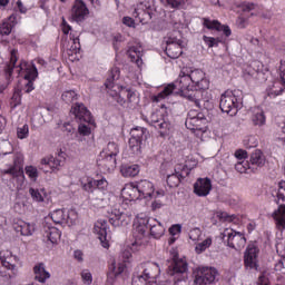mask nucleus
Segmentation results:
<instances>
[{
	"mask_svg": "<svg viewBox=\"0 0 285 285\" xmlns=\"http://www.w3.org/2000/svg\"><path fill=\"white\" fill-rule=\"evenodd\" d=\"M1 266L4 271H0V277L7 284H12V281L17 277V256H1L0 257Z\"/></svg>",
	"mask_w": 285,
	"mask_h": 285,
	"instance_id": "obj_10",
	"label": "nucleus"
},
{
	"mask_svg": "<svg viewBox=\"0 0 285 285\" xmlns=\"http://www.w3.org/2000/svg\"><path fill=\"white\" fill-rule=\"evenodd\" d=\"M121 71L118 67H112L109 71V76L105 81V87L110 97L124 106V104H132L137 99V95L128 87L119 86L115 83L119 79Z\"/></svg>",
	"mask_w": 285,
	"mask_h": 285,
	"instance_id": "obj_3",
	"label": "nucleus"
},
{
	"mask_svg": "<svg viewBox=\"0 0 285 285\" xmlns=\"http://www.w3.org/2000/svg\"><path fill=\"white\" fill-rule=\"evenodd\" d=\"M219 108L229 117H235L239 111V100L233 91H226L220 96Z\"/></svg>",
	"mask_w": 285,
	"mask_h": 285,
	"instance_id": "obj_12",
	"label": "nucleus"
},
{
	"mask_svg": "<svg viewBox=\"0 0 285 285\" xmlns=\"http://www.w3.org/2000/svg\"><path fill=\"white\" fill-rule=\"evenodd\" d=\"M19 61V50L12 49L10 52V61L4 66V75L7 79L12 77V72H14V68H17V62Z\"/></svg>",
	"mask_w": 285,
	"mask_h": 285,
	"instance_id": "obj_39",
	"label": "nucleus"
},
{
	"mask_svg": "<svg viewBox=\"0 0 285 285\" xmlns=\"http://www.w3.org/2000/svg\"><path fill=\"white\" fill-rule=\"evenodd\" d=\"M139 165H124L120 168L122 177H137L139 175Z\"/></svg>",
	"mask_w": 285,
	"mask_h": 285,
	"instance_id": "obj_42",
	"label": "nucleus"
},
{
	"mask_svg": "<svg viewBox=\"0 0 285 285\" xmlns=\"http://www.w3.org/2000/svg\"><path fill=\"white\" fill-rule=\"evenodd\" d=\"M1 173L2 175H9L17 190H21L26 181V175L23 174V155H16L13 165L8 169H3Z\"/></svg>",
	"mask_w": 285,
	"mask_h": 285,
	"instance_id": "obj_4",
	"label": "nucleus"
},
{
	"mask_svg": "<svg viewBox=\"0 0 285 285\" xmlns=\"http://www.w3.org/2000/svg\"><path fill=\"white\" fill-rule=\"evenodd\" d=\"M61 99L65 104H72L79 99V95L75 90H67L61 95Z\"/></svg>",
	"mask_w": 285,
	"mask_h": 285,
	"instance_id": "obj_45",
	"label": "nucleus"
},
{
	"mask_svg": "<svg viewBox=\"0 0 285 285\" xmlns=\"http://www.w3.org/2000/svg\"><path fill=\"white\" fill-rule=\"evenodd\" d=\"M266 164V156L261 149H256L252 153L249 158V166H256V168H262Z\"/></svg>",
	"mask_w": 285,
	"mask_h": 285,
	"instance_id": "obj_40",
	"label": "nucleus"
},
{
	"mask_svg": "<svg viewBox=\"0 0 285 285\" xmlns=\"http://www.w3.org/2000/svg\"><path fill=\"white\" fill-rule=\"evenodd\" d=\"M276 204L278 208L273 213L272 217L276 224L277 230H285V181L278 183V188L275 191Z\"/></svg>",
	"mask_w": 285,
	"mask_h": 285,
	"instance_id": "obj_5",
	"label": "nucleus"
},
{
	"mask_svg": "<svg viewBox=\"0 0 285 285\" xmlns=\"http://www.w3.org/2000/svg\"><path fill=\"white\" fill-rule=\"evenodd\" d=\"M210 246H213V238L207 237L205 240L196 245L195 250L197 255H202V253H204L207 248H210Z\"/></svg>",
	"mask_w": 285,
	"mask_h": 285,
	"instance_id": "obj_46",
	"label": "nucleus"
},
{
	"mask_svg": "<svg viewBox=\"0 0 285 285\" xmlns=\"http://www.w3.org/2000/svg\"><path fill=\"white\" fill-rule=\"evenodd\" d=\"M29 194L32 197L33 202H45L47 194H46V189H35V188H30L29 189Z\"/></svg>",
	"mask_w": 285,
	"mask_h": 285,
	"instance_id": "obj_44",
	"label": "nucleus"
},
{
	"mask_svg": "<svg viewBox=\"0 0 285 285\" xmlns=\"http://www.w3.org/2000/svg\"><path fill=\"white\" fill-rule=\"evenodd\" d=\"M190 175V168L187 165L178 164L175 167V173L167 176V185L169 188H177L181 184V179H186Z\"/></svg>",
	"mask_w": 285,
	"mask_h": 285,
	"instance_id": "obj_18",
	"label": "nucleus"
},
{
	"mask_svg": "<svg viewBox=\"0 0 285 285\" xmlns=\"http://www.w3.org/2000/svg\"><path fill=\"white\" fill-rule=\"evenodd\" d=\"M40 164L42 166H49L51 173H57L66 164V153L60 151L56 157L47 156L41 159Z\"/></svg>",
	"mask_w": 285,
	"mask_h": 285,
	"instance_id": "obj_25",
	"label": "nucleus"
},
{
	"mask_svg": "<svg viewBox=\"0 0 285 285\" xmlns=\"http://www.w3.org/2000/svg\"><path fill=\"white\" fill-rule=\"evenodd\" d=\"M81 277L85 284H88V285L92 284V274L90 273V271L83 269L81 272Z\"/></svg>",
	"mask_w": 285,
	"mask_h": 285,
	"instance_id": "obj_58",
	"label": "nucleus"
},
{
	"mask_svg": "<svg viewBox=\"0 0 285 285\" xmlns=\"http://www.w3.org/2000/svg\"><path fill=\"white\" fill-rule=\"evenodd\" d=\"M60 28L62 30V33L66 36L69 35V39L72 41V45L68 50V56L70 57L69 59L71 61L79 59L78 55L79 52H81V42H79V32L72 30V27L68 24V21H66V18H62Z\"/></svg>",
	"mask_w": 285,
	"mask_h": 285,
	"instance_id": "obj_8",
	"label": "nucleus"
},
{
	"mask_svg": "<svg viewBox=\"0 0 285 285\" xmlns=\"http://www.w3.org/2000/svg\"><path fill=\"white\" fill-rule=\"evenodd\" d=\"M188 75L195 92H202V90L210 88V80L206 78V72L202 69L191 70Z\"/></svg>",
	"mask_w": 285,
	"mask_h": 285,
	"instance_id": "obj_16",
	"label": "nucleus"
},
{
	"mask_svg": "<svg viewBox=\"0 0 285 285\" xmlns=\"http://www.w3.org/2000/svg\"><path fill=\"white\" fill-rule=\"evenodd\" d=\"M213 190V181L210 178H198L194 184V193L197 197H208Z\"/></svg>",
	"mask_w": 285,
	"mask_h": 285,
	"instance_id": "obj_27",
	"label": "nucleus"
},
{
	"mask_svg": "<svg viewBox=\"0 0 285 285\" xmlns=\"http://www.w3.org/2000/svg\"><path fill=\"white\" fill-rule=\"evenodd\" d=\"M50 217L53 224H59L60 226H63V224H72L70 213L66 209H56L50 213Z\"/></svg>",
	"mask_w": 285,
	"mask_h": 285,
	"instance_id": "obj_33",
	"label": "nucleus"
},
{
	"mask_svg": "<svg viewBox=\"0 0 285 285\" xmlns=\"http://www.w3.org/2000/svg\"><path fill=\"white\" fill-rule=\"evenodd\" d=\"M117 157L119 155V146L117 142H108L107 147L100 153V157Z\"/></svg>",
	"mask_w": 285,
	"mask_h": 285,
	"instance_id": "obj_43",
	"label": "nucleus"
},
{
	"mask_svg": "<svg viewBox=\"0 0 285 285\" xmlns=\"http://www.w3.org/2000/svg\"><path fill=\"white\" fill-rule=\"evenodd\" d=\"M140 199H161L166 195L164 189L155 190V184L148 179L136 181Z\"/></svg>",
	"mask_w": 285,
	"mask_h": 285,
	"instance_id": "obj_9",
	"label": "nucleus"
},
{
	"mask_svg": "<svg viewBox=\"0 0 285 285\" xmlns=\"http://www.w3.org/2000/svg\"><path fill=\"white\" fill-rule=\"evenodd\" d=\"M203 41L206 43L208 48H217V46L222 43V40H219V38H213L208 36H204Z\"/></svg>",
	"mask_w": 285,
	"mask_h": 285,
	"instance_id": "obj_53",
	"label": "nucleus"
},
{
	"mask_svg": "<svg viewBox=\"0 0 285 285\" xmlns=\"http://www.w3.org/2000/svg\"><path fill=\"white\" fill-rule=\"evenodd\" d=\"M71 112L75 115L76 119L78 121H85V124H95V119H92V114H90V110L83 104H76L71 108Z\"/></svg>",
	"mask_w": 285,
	"mask_h": 285,
	"instance_id": "obj_28",
	"label": "nucleus"
},
{
	"mask_svg": "<svg viewBox=\"0 0 285 285\" xmlns=\"http://www.w3.org/2000/svg\"><path fill=\"white\" fill-rule=\"evenodd\" d=\"M24 173L31 181H37L39 178V169L37 167L29 165L24 167Z\"/></svg>",
	"mask_w": 285,
	"mask_h": 285,
	"instance_id": "obj_47",
	"label": "nucleus"
},
{
	"mask_svg": "<svg viewBox=\"0 0 285 285\" xmlns=\"http://www.w3.org/2000/svg\"><path fill=\"white\" fill-rule=\"evenodd\" d=\"M97 165L99 166V168H104L107 171L114 170V168H116L117 166V157L108 155L101 156L100 154L97 160Z\"/></svg>",
	"mask_w": 285,
	"mask_h": 285,
	"instance_id": "obj_38",
	"label": "nucleus"
},
{
	"mask_svg": "<svg viewBox=\"0 0 285 285\" xmlns=\"http://www.w3.org/2000/svg\"><path fill=\"white\" fill-rule=\"evenodd\" d=\"M121 197L126 202H137V199H141L139 196V190L137 188V183H129L126 184L125 187L121 189Z\"/></svg>",
	"mask_w": 285,
	"mask_h": 285,
	"instance_id": "obj_31",
	"label": "nucleus"
},
{
	"mask_svg": "<svg viewBox=\"0 0 285 285\" xmlns=\"http://www.w3.org/2000/svg\"><path fill=\"white\" fill-rule=\"evenodd\" d=\"M165 53L169 59H179L184 53V41L175 37H168L166 40Z\"/></svg>",
	"mask_w": 285,
	"mask_h": 285,
	"instance_id": "obj_19",
	"label": "nucleus"
},
{
	"mask_svg": "<svg viewBox=\"0 0 285 285\" xmlns=\"http://www.w3.org/2000/svg\"><path fill=\"white\" fill-rule=\"evenodd\" d=\"M259 255V249L255 246L247 247L244 256V264L246 268H255L257 271V257Z\"/></svg>",
	"mask_w": 285,
	"mask_h": 285,
	"instance_id": "obj_32",
	"label": "nucleus"
},
{
	"mask_svg": "<svg viewBox=\"0 0 285 285\" xmlns=\"http://www.w3.org/2000/svg\"><path fill=\"white\" fill-rule=\"evenodd\" d=\"M175 90H179L180 95L188 99L196 108H202V92L195 91L190 76L183 69L175 82L167 85L158 95L151 97L154 104H159L166 97H170Z\"/></svg>",
	"mask_w": 285,
	"mask_h": 285,
	"instance_id": "obj_1",
	"label": "nucleus"
},
{
	"mask_svg": "<svg viewBox=\"0 0 285 285\" xmlns=\"http://www.w3.org/2000/svg\"><path fill=\"white\" fill-rule=\"evenodd\" d=\"M132 222V215L126 214L117 208L111 209L109 213V224L115 228H119V226H128Z\"/></svg>",
	"mask_w": 285,
	"mask_h": 285,
	"instance_id": "obj_22",
	"label": "nucleus"
},
{
	"mask_svg": "<svg viewBox=\"0 0 285 285\" xmlns=\"http://www.w3.org/2000/svg\"><path fill=\"white\" fill-rule=\"evenodd\" d=\"M216 275H217V272L215 271V268L199 267L196 271L194 284L195 285L213 284L215 282Z\"/></svg>",
	"mask_w": 285,
	"mask_h": 285,
	"instance_id": "obj_20",
	"label": "nucleus"
},
{
	"mask_svg": "<svg viewBox=\"0 0 285 285\" xmlns=\"http://www.w3.org/2000/svg\"><path fill=\"white\" fill-rule=\"evenodd\" d=\"M90 14V10L86 6L83 0H75L73 6L71 8V17L73 21L77 23H81V21H86V17Z\"/></svg>",
	"mask_w": 285,
	"mask_h": 285,
	"instance_id": "obj_24",
	"label": "nucleus"
},
{
	"mask_svg": "<svg viewBox=\"0 0 285 285\" xmlns=\"http://www.w3.org/2000/svg\"><path fill=\"white\" fill-rule=\"evenodd\" d=\"M148 121L156 130H160V135H168L171 126L170 121H168V108H166V105H161L158 110L154 111Z\"/></svg>",
	"mask_w": 285,
	"mask_h": 285,
	"instance_id": "obj_7",
	"label": "nucleus"
},
{
	"mask_svg": "<svg viewBox=\"0 0 285 285\" xmlns=\"http://www.w3.org/2000/svg\"><path fill=\"white\" fill-rule=\"evenodd\" d=\"M17 106H21V90L16 89L11 97L10 107L12 110L17 108Z\"/></svg>",
	"mask_w": 285,
	"mask_h": 285,
	"instance_id": "obj_50",
	"label": "nucleus"
},
{
	"mask_svg": "<svg viewBox=\"0 0 285 285\" xmlns=\"http://www.w3.org/2000/svg\"><path fill=\"white\" fill-rule=\"evenodd\" d=\"M250 121H252L253 126H256L258 128L266 126V114L264 112V109H262L259 107L253 108Z\"/></svg>",
	"mask_w": 285,
	"mask_h": 285,
	"instance_id": "obj_36",
	"label": "nucleus"
},
{
	"mask_svg": "<svg viewBox=\"0 0 285 285\" xmlns=\"http://www.w3.org/2000/svg\"><path fill=\"white\" fill-rule=\"evenodd\" d=\"M203 26L207 28V30H216L217 32H223L226 37H230L233 31L228 24H222L219 20H210L209 18H203Z\"/></svg>",
	"mask_w": 285,
	"mask_h": 285,
	"instance_id": "obj_30",
	"label": "nucleus"
},
{
	"mask_svg": "<svg viewBox=\"0 0 285 285\" xmlns=\"http://www.w3.org/2000/svg\"><path fill=\"white\" fill-rule=\"evenodd\" d=\"M16 233H20L23 237H30L35 233V224L19 220L13 225Z\"/></svg>",
	"mask_w": 285,
	"mask_h": 285,
	"instance_id": "obj_37",
	"label": "nucleus"
},
{
	"mask_svg": "<svg viewBox=\"0 0 285 285\" xmlns=\"http://www.w3.org/2000/svg\"><path fill=\"white\" fill-rule=\"evenodd\" d=\"M33 273L36 275V279L38 282H46V279H50V273L46 271V266L43 263H40L33 267Z\"/></svg>",
	"mask_w": 285,
	"mask_h": 285,
	"instance_id": "obj_41",
	"label": "nucleus"
},
{
	"mask_svg": "<svg viewBox=\"0 0 285 285\" xmlns=\"http://www.w3.org/2000/svg\"><path fill=\"white\" fill-rule=\"evenodd\" d=\"M275 124H276L277 132H283V135H285V117L284 116H277L275 118Z\"/></svg>",
	"mask_w": 285,
	"mask_h": 285,
	"instance_id": "obj_54",
	"label": "nucleus"
},
{
	"mask_svg": "<svg viewBox=\"0 0 285 285\" xmlns=\"http://www.w3.org/2000/svg\"><path fill=\"white\" fill-rule=\"evenodd\" d=\"M94 230L97 233L102 248H110V230H108V222L105 219L97 220Z\"/></svg>",
	"mask_w": 285,
	"mask_h": 285,
	"instance_id": "obj_21",
	"label": "nucleus"
},
{
	"mask_svg": "<svg viewBox=\"0 0 285 285\" xmlns=\"http://www.w3.org/2000/svg\"><path fill=\"white\" fill-rule=\"evenodd\" d=\"M279 76H281V81L279 82H274L273 87L267 89V95L271 98L279 97V95H282V92H284V88H285V61H281ZM279 85L283 86V87H279Z\"/></svg>",
	"mask_w": 285,
	"mask_h": 285,
	"instance_id": "obj_29",
	"label": "nucleus"
},
{
	"mask_svg": "<svg viewBox=\"0 0 285 285\" xmlns=\"http://www.w3.org/2000/svg\"><path fill=\"white\" fill-rule=\"evenodd\" d=\"M218 217L220 222H233L235 219V215H228L226 212L218 213Z\"/></svg>",
	"mask_w": 285,
	"mask_h": 285,
	"instance_id": "obj_61",
	"label": "nucleus"
},
{
	"mask_svg": "<svg viewBox=\"0 0 285 285\" xmlns=\"http://www.w3.org/2000/svg\"><path fill=\"white\" fill-rule=\"evenodd\" d=\"M127 55L132 63H136L138 68L144 66V48L141 46H132L128 49Z\"/></svg>",
	"mask_w": 285,
	"mask_h": 285,
	"instance_id": "obj_34",
	"label": "nucleus"
},
{
	"mask_svg": "<svg viewBox=\"0 0 285 285\" xmlns=\"http://www.w3.org/2000/svg\"><path fill=\"white\" fill-rule=\"evenodd\" d=\"M235 157L236 159H246V157H248V153L246 150H243V149H238L235 151Z\"/></svg>",
	"mask_w": 285,
	"mask_h": 285,
	"instance_id": "obj_64",
	"label": "nucleus"
},
{
	"mask_svg": "<svg viewBox=\"0 0 285 285\" xmlns=\"http://www.w3.org/2000/svg\"><path fill=\"white\" fill-rule=\"evenodd\" d=\"M62 132H68V135L75 132V127L70 122H65L61 128Z\"/></svg>",
	"mask_w": 285,
	"mask_h": 285,
	"instance_id": "obj_63",
	"label": "nucleus"
},
{
	"mask_svg": "<svg viewBox=\"0 0 285 285\" xmlns=\"http://www.w3.org/2000/svg\"><path fill=\"white\" fill-rule=\"evenodd\" d=\"M148 224L151 237L159 239L166 228L155 218H148L146 214H139L134 220L132 237L135 242L131 244L130 250L132 253L139 250L144 246V238L148 235Z\"/></svg>",
	"mask_w": 285,
	"mask_h": 285,
	"instance_id": "obj_2",
	"label": "nucleus"
},
{
	"mask_svg": "<svg viewBox=\"0 0 285 285\" xmlns=\"http://www.w3.org/2000/svg\"><path fill=\"white\" fill-rule=\"evenodd\" d=\"M255 3L253 2H243L240 4V8L243 10V12H250L252 10H255Z\"/></svg>",
	"mask_w": 285,
	"mask_h": 285,
	"instance_id": "obj_62",
	"label": "nucleus"
},
{
	"mask_svg": "<svg viewBox=\"0 0 285 285\" xmlns=\"http://www.w3.org/2000/svg\"><path fill=\"white\" fill-rule=\"evenodd\" d=\"M181 234V225L175 224L169 227V235L171 237H175V235H180Z\"/></svg>",
	"mask_w": 285,
	"mask_h": 285,
	"instance_id": "obj_60",
	"label": "nucleus"
},
{
	"mask_svg": "<svg viewBox=\"0 0 285 285\" xmlns=\"http://www.w3.org/2000/svg\"><path fill=\"white\" fill-rule=\"evenodd\" d=\"M223 239L227 242V246L229 248H234V250H242L246 246V236L243 233L235 232V229L226 228L223 232Z\"/></svg>",
	"mask_w": 285,
	"mask_h": 285,
	"instance_id": "obj_14",
	"label": "nucleus"
},
{
	"mask_svg": "<svg viewBox=\"0 0 285 285\" xmlns=\"http://www.w3.org/2000/svg\"><path fill=\"white\" fill-rule=\"evenodd\" d=\"M141 141L137 138L129 139V148L134 155H139L141 153Z\"/></svg>",
	"mask_w": 285,
	"mask_h": 285,
	"instance_id": "obj_48",
	"label": "nucleus"
},
{
	"mask_svg": "<svg viewBox=\"0 0 285 285\" xmlns=\"http://www.w3.org/2000/svg\"><path fill=\"white\" fill-rule=\"evenodd\" d=\"M206 116H204L203 112H199L198 110H189L187 114V118L185 121V126L188 130H191V132L199 131L204 132L206 130Z\"/></svg>",
	"mask_w": 285,
	"mask_h": 285,
	"instance_id": "obj_13",
	"label": "nucleus"
},
{
	"mask_svg": "<svg viewBox=\"0 0 285 285\" xmlns=\"http://www.w3.org/2000/svg\"><path fill=\"white\" fill-rule=\"evenodd\" d=\"M43 239L45 242H50V244H59L61 240V230L57 227L45 226Z\"/></svg>",
	"mask_w": 285,
	"mask_h": 285,
	"instance_id": "obj_35",
	"label": "nucleus"
},
{
	"mask_svg": "<svg viewBox=\"0 0 285 285\" xmlns=\"http://www.w3.org/2000/svg\"><path fill=\"white\" fill-rule=\"evenodd\" d=\"M199 237H202V229L198 227H195L189 232V239H191V242H199Z\"/></svg>",
	"mask_w": 285,
	"mask_h": 285,
	"instance_id": "obj_56",
	"label": "nucleus"
},
{
	"mask_svg": "<svg viewBox=\"0 0 285 285\" xmlns=\"http://www.w3.org/2000/svg\"><path fill=\"white\" fill-rule=\"evenodd\" d=\"M184 273H188V262H186V258H179V254L176 253L168 266V275L175 277V275H184Z\"/></svg>",
	"mask_w": 285,
	"mask_h": 285,
	"instance_id": "obj_23",
	"label": "nucleus"
},
{
	"mask_svg": "<svg viewBox=\"0 0 285 285\" xmlns=\"http://www.w3.org/2000/svg\"><path fill=\"white\" fill-rule=\"evenodd\" d=\"M155 11V4L153 1L139 2L132 13L135 19H138L140 23H148L153 19V12Z\"/></svg>",
	"mask_w": 285,
	"mask_h": 285,
	"instance_id": "obj_15",
	"label": "nucleus"
},
{
	"mask_svg": "<svg viewBox=\"0 0 285 285\" xmlns=\"http://www.w3.org/2000/svg\"><path fill=\"white\" fill-rule=\"evenodd\" d=\"M78 132L79 135H82V137H89V135L92 132V129L88 125L80 124L78 126Z\"/></svg>",
	"mask_w": 285,
	"mask_h": 285,
	"instance_id": "obj_57",
	"label": "nucleus"
},
{
	"mask_svg": "<svg viewBox=\"0 0 285 285\" xmlns=\"http://www.w3.org/2000/svg\"><path fill=\"white\" fill-rule=\"evenodd\" d=\"M185 0H160L166 8H179Z\"/></svg>",
	"mask_w": 285,
	"mask_h": 285,
	"instance_id": "obj_55",
	"label": "nucleus"
},
{
	"mask_svg": "<svg viewBox=\"0 0 285 285\" xmlns=\"http://www.w3.org/2000/svg\"><path fill=\"white\" fill-rule=\"evenodd\" d=\"M235 170L240 174H248L250 173V163H248L247 160H240L235 165Z\"/></svg>",
	"mask_w": 285,
	"mask_h": 285,
	"instance_id": "obj_49",
	"label": "nucleus"
},
{
	"mask_svg": "<svg viewBox=\"0 0 285 285\" xmlns=\"http://www.w3.org/2000/svg\"><path fill=\"white\" fill-rule=\"evenodd\" d=\"M121 257H122V262L119 263L118 266L115 259H111L109 262L108 272H107L108 279H115L116 277H118V275H121V273L126 271V264L127 262L130 261V257H132V253L126 249L125 252H122Z\"/></svg>",
	"mask_w": 285,
	"mask_h": 285,
	"instance_id": "obj_17",
	"label": "nucleus"
},
{
	"mask_svg": "<svg viewBox=\"0 0 285 285\" xmlns=\"http://www.w3.org/2000/svg\"><path fill=\"white\" fill-rule=\"evenodd\" d=\"M79 181L82 190L88 193V195H94L95 190H99L100 193L108 190V180L106 177L95 179L90 176H82Z\"/></svg>",
	"mask_w": 285,
	"mask_h": 285,
	"instance_id": "obj_11",
	"label": "nucleus"
},
{
	"mask_svg": "<svg viewBox=\"0 0 285 285\" xmlns=\"http://www.w3.org/2000/svg\"><path fill=\"white\" fill-rule=\"evenodd\" d=\"M19 19H21L19 13L13 12L7 19L2 20V22L0 23L1 37H9V35H12V30H14L17 23H19Z\"/></svg>",
	"mask_w": 285,
	"mask_h": 285,
	"instance_id": "obj_26",
	"label": "nucleus"
},
{
	"mask_svg": "<svg viewBox=\"0 0 285 285\" xmlns=\"http://www.w3.org/2000/svg\"><path fill=\"white\" fill-rule=\"evenodd\" d=\"M244 144L247 148H256L257 138H255V136H248L247 139L244 140Z\"/></svg>",
	"mask_w": 285,
	"mask_h": 285,
	"instance_id": "obj_59",
	"label": "nucleus"
},
{
	"mask_svg": "<svg viewBox=\"0 0 285 285\" xmlns=\"http://www.w3.org/2000/svg\"><path fill=\"white\" fill-rule=\"evenodd\" d=\"M18 72L20 77L27 81L22 88V90L30 95L32 90H35V81H37V77H39V71L35 65H30L27 61H21L18 66Z\"/></svg>",
	"mask_w": 285,
	"mask_h": 285,
	"instance_id": "obj_6",
	"label": "nucleus"
},
{
	"mask_svg": "<svg viewBox=\"0 0 285 285\" xmlns=\"http://www.w3.org/2000/svg\"><path fill=\"white\" fill-rule=\"evenodd\" d=\"M29 135H30V127H28V125H23L22 127L17 128L18 139H28Z\"/></svg>",
	"mask_w": 285,
	"mask_h": 285,
	"instance_id": "obj_52",
	"label": "nucleus"
},
{
	"mask_svg": "<svg viewBox=\"0 0 285 285\" xmlns=\"http://www.w3.org/2000/svg\"><path fill=\"white\" fill-rule=\"evenodd\" d=\"M132 139H138L140 141H144V136L146 135V129L142 127H136L132 128L130 131Z\"/></svg>",
	"mask_w": 285,
	"mask_h": 285,
	"instance_id": "obj_51",
	"label": "nucleus"
}]
</instances>
